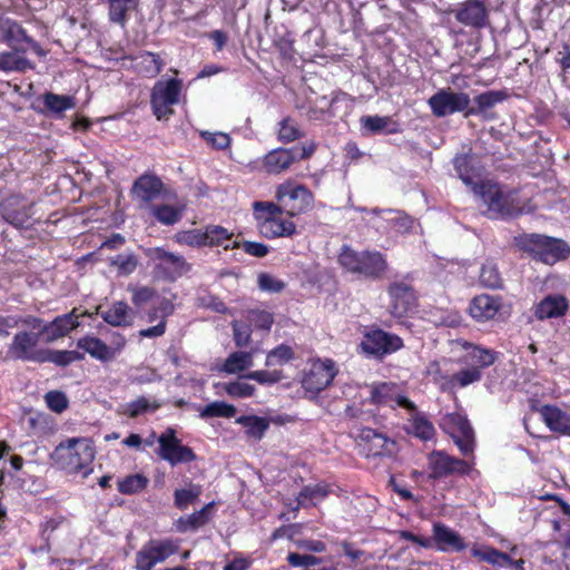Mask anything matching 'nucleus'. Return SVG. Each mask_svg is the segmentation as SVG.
<instances>
[{"mask_svg": "<svg viewBox=\"0 0 570 570\" xmlns=\"http://www.w3.org/2000/svg\"><path fill=\"white\" fill-rule=\"evenodd\" d=\"M453 166L459 178L471 187L474 196L485 209L483 214L491 219H508L521 213L515 191H504L491 181H474V157L470 154L456 155Z\"/></svg>", "mask_w": 570, "mask_h": 570, "instance_id": "nucleus-1", "label": "nucleus"}, {"mask_svg": "<svg viewBox=\"0 0 570 570\" xmlns=\"http://www.w3.org/2000/svg\"><path fill=\"white\" fill-rule=\"evenodd\" d=\"M514 245L533 261L547 265L567 259L570 255V246L566 240L543 234H521L514 237Z\"/></svg>", "mask_w": 570, "mask_h": 570, "instance_id": "nucleus-2", "label": "nucleus"}, {"mask_svg": "<svg viewBox=\"0 0 570 570\" xmlns=\"http://www.w3.org/2000/svg\"><path fill=\"white\" fill-rule=\"evenodd\" d=\"M338 263L347 272L373 279L380 278L387 267L386 261L381 253L356 252L347 245L342 247Z\"/></svg>", "mask_w": 570, "mask_h": 570, "instance_id": "nucleus-3", "label": "nucleus"}, {"mask_svg": "<svg viewBox=\"0 0 570 570\" xmlns=\"http://www.w3.org/2000/svg\"><path fill=\"white\" fill-rule=\"evenodd\" d=\"M51 458L62 468L78 472L95 459L92 442L83 438L68 439L52 452Z\"/></svg>", "mask_w": 570, "mask_h": 570, "instance_id": "nucleus-4", "label": "nucleus"}, {"mask_svg": "<svg viewBox=\"0 0 570 570\" xmlns=\"http://www.w3.org/2000/svg\"><path fill=\"white\" fill-rule=\"evenodd\" d=\"M145 255L151 262L156 274L166 281L174 282L191 269L184 256L167 252L163 247L146 248Z\"/></svg>", "mask_w": 570, "mask_h": 570, "instance_id": "nucleus-5", "label": "nucleus"}, {"mask_svg": "<svg viewBox=\"0 0 570 570\" xmlns=\"http://www.w3.org/2000/svg\"><path fill=\"white\" fill-rule=\"evenodd\" d=\"M181 80L171 78L158 80L151 89L150 105L157 120H167L173 114L171 106L179 102Z\"/></svg>", "mask_w": 570, "mask_h": 570, "instance_id": "nucleus-6", "label": "nucleus"}, {"mask_svg": "<svg viewBox=\"0 0 570 570\" xmlns=\"http://www.w3.org/2000/svg\"><path fill=\"white\" fill-rule=\"evenodd\" d=\"M276 199L291 217L311 210L314 204V196L308 188L304 185H294L291 181L277 187Z\"/></svg>", "mask_w": 570, "mask_h": 570, "instance_id": "nucleus-7", "label": "nucleus"}, {"mask_svg": "<svg viewBox=\"0 0 570 570\" xmlns=\"http://www.w3.org/2000/svg\"><path fill=\"white\" fill-rule=\"evenodd\" d=\"M314 151V144L303 145L302 147L277 148L264 157L263 165L268 174L277 175L287 170L294 163L311 157Z\"/></svg>", "mask_w": 570, "mask_h": 570, "instance_id": "nucleus-8", "label": "nucleus"}, {"mask_svg": "<svg viewBox=\"0 0 570 570\" xmlns=\"http://www.w3.org/2000/svg\"><path fill=\"white\" fill-rule=\"evenodd\" d=\"M158 444V455L173 466L196 460V454L191 448L181 444V441L176 436V431L173 428H168L159 435Z\"/></svg>", "mask_w": 570, "mask_h": 570, "instance_id": "nucleus-9", "label": "nucleus"}, {"mask_svg": "<svg viewBox=\"0 0 570 570\" xmlns=\"http://www.w3.org/2000/svg\"><path fill=\"white\" fill-rule=\"evenodd\" d=\"M337 374L335 363L332 360H317L311 364L309 370L302 380V386L311 399L331 385Z\"/></svg>", "mask_w": 570, "mask_h": 570, "instance_id": "nucleus-10", "label": "nucleus"}, {"mask_svg": "<svg viewBox=\"0 0 570 570\" xmlns=\"http://www.w3.org/2000/svg\"><path fill=\"white\" fill-rule=\"evenodd\" d=\"M471 99L465 92H455L450 88L440 89L428 100L432 114L439 118L466 111L469 109Z\"/></svg>", "mask_w": 570, "mask_h": 570, "instance_id": "nucleus-11", "label": "nucleus"}, {"mask_svg": "<svg viewBox=\"0 0 570 570\" xmlns=\"http://www.w3.org/2000/svg\"><path fill=\"white\" fill-rule=\"evenodd\" d=\"M402 346L403 342L397 335L382 330L367 332L361 343L363 352L375 358H382L386 354L396 352Z\"/></svg>", "mask_w": 570, "mask_h": 570, "instance_id": "nucleus-12", "label": "nucleus"}, {"mask_svg": "<svg viewBox=\"0 0 570 570\" xmlns=\"http://www.w3.org/2000/svg\"><path fill=\"white\" fill-rule=\"evenodd\" d=\"M431 473L430 479H442L452 474H468L471 470V463L449 455L444 451H433L428 456Z\"/></svg>", "mask_w": 570, "mask_h": 570, "instance_id": "nucleus-13", "label": "nucleus"}, {"mask_svg": "<svg viewBox=\"0 0 570 570\" xmlns=\"http://www.w3.org/2000/svg\"><path fill=\"white\" fill-rule=\"evenodd\" d=\"M178 546L171 540H150L136 554L137 570H151L158 563L175 554Z\"/></svg>", "mask_w": 570, "mask_h": 570, "instance_id": "nucleus-14", "label": "nucleus"}, {"mask_svg": "<svg viewBox=\"0 0 570 570\" xmlns=\"http://www.w3.org/2000/svg\"><path fill=\"white\" fill-rule=\"evenodd\" d=\"M41 336V331L38 333L28 331L18 332L9 346V353H11L16 360L39 363L43 348L37 350L36 346Z\"/></svg>", "mask_w": 570, "mask_h": 570, "instance_id": "nucleus-15", "label": "nucleus"}, {"mask_svg": "<svg viewBox=\"0 0 570 570\" xmlns=\"http://www.w3.org/2000/svg\"><path fill=\"white\" fill-rule=\"evenodd\" d=\"M451 12L465 27L482 29L489 24V11L483 0H466Z\"/></svg>", "mask_w": 570, "mask_h": 570, "instance_id": "nucleus-16", "label": "nucleus"}, {"mask_svg": "<svg viewBox=\"0 0 570 570\" xmlns=\"http://www.w3.org/2000/svg\"><path fill=\"white\" fill-rule=\"evenodd\" d=\"M32 205L22 196L12 195L0 203L2 218L16 228H23L29 225Z\"/></svg>", "mask_w": 570, "mask_h": 570, "instance_id": "nucleus-17", "label": "nucleus"}, {"mask_svg": "<svg viewBox=\"0 0 570 570\" xmlns=\"http://www.w3.org/2000/svg\"><path fill=\"white\" fill-rule=\"evenodd\" d=\"M391 298L390 309L395 317H403L416 307V295L412 286L404 282H393L387 287Z\"/></svg>", "mask_w": 570, "mask_h": 570, "instance_id": "nucleus-18", "label": "nucleus"}, {"mask_svg": "<svg viewBox=\"0 0 570 570\" xmlns=\"http://www.w3.org/2000/svg\"><path fill=\"white\" fill-rule=\"evenodd\" d=\"M370 403L377 405H389L394 407L397 405L407 411H415V404L404 395L399 393V387L392 382H382L372 385L370 390Z\"/></svg>", "mask_w": 570, "mask_h": 570, "instance_id": "nucleus-19", "label": "nucleus"}, {"mask_svg": "<svg viewBox=\"0 0 570 570\" xmlns=\"http://www.w3.org/2000/svg\"><path fill=\"white\" fill-rule=\"evenodd\" d=\"M433 542L439 551L460 552L466 548L464 539L450 527L435 522L432 528Z\"/></svg>", "mask_w": 570, "mask_h": 570, "instance_id": "nucleus-20", "label": "nucleus"}, {"mask_svg": "<svg viewBox=\"0 0 570 570\" xmlns=\"http://www.w3.org/2000/svg\"><path fill=\"white\" fill-rule=\"evenodd\" d=\"M78 325V315H76L73 309L70 313L57 316L52 322L45 324L40 331L43 335V341L52 343L68 335Z\"/></svg>", "mask_w": 570, "mask_h": 570, "instance_id": "nucleus-21", "label": "nucleus"}, {"mask_svg": "<svg viewBox=\"0 0 570 570\" xmlns=\"http://www.w3.org/2000/svg\"><path fill=\"white\" fill-rule=\"evenodd\" d=\"M502 306V298L500 296L481 294L472 299L469 309L474 320L485 322L492 320Z\"/></svg>", "mask_w": 570, "mask_h": 570, "instance_id": "nucleus-22", "label": "nucleus"}, {"mask_svg": "<svg viewBox=\"0 0 570 570\" xmlns=\"http://www.w3.org/2000/svg\"><path fill=\"white\" fill-rule=\"evenodd\" d=\"M465 354L460 358V362L471 368L481 371L491 366L498 358V353L490 348L475 346L469 342L463 343Z\"/></svg>", "mask_w": 570, "mask_h": 570, "instance_id": "nucleus-23", "label": "nucleus"}, {"mask_svg": "<svg viewBox=\"0 0 570 570\" xmlns=\"http://www.w3.org/2000/svg\"><path fill=\"white\" fill-rule=\"evenodd\" d=\"M539 412L552 432L570 436V414L553 405H543Z\"/></svg>", "mask_w": 570, "mask_h": 570, "instance_id": "nucleus-24", "label": "nucleus"}, {"mask_svg": "<svg viewBox=\"0 0 570 570\" xmlns=\"http://www.w3.org/2000/svg\"><path fill=\"white\" fill-rule=\"evenodd\" d=\"M28 39L24 29L14 20L0 19V41L6 42L14 51L26 52L27 49L21 43Z\"/></svg>", "mask_w": 570, "mask_h": 570, "instance_id": "nucleus-25", "label": "nucleus"}, {"mask_svg": "<svg viewBox=\"0 0 570 570\" xmlns=\"http://www.w3.org/2000/svg\"><path fill=\"white\" fill-rule=\"evenodd\" d=\"M358 439L368 445L367 456H377L392 453L390 445H394V442L390 441L389 438L377 432L376 430L371 428H363L360 430Z\"/></svg>", "mask_w": 570, "mask_h": 570, "instance_id": "nucleus-26", "label": "nucleus"}, {"mask_svg": "<svg viewBox=\"0 0 570 570\" xmlns=\"http://www.w3.org/2000/svg\"><path fill=\"white\" fill-rule=\"evenodd\" d=\"M164 184L155 175H142L132 185V194L136 198L144 203H149L156 199L161 190Z\"/></svg>", "mask_w": 570, "mask_h": 570, "instance_id": "nucleus-27", "label": "nucleus"}, {"mask_svg": "<svg viewBox=\"0 0 570 570\" xmlns=\"http://www.w3.org/2000/svg\"><path fill=\"white\" fill-rule=\"evenodd\" d=\"M258 224L259 233L267 238L291 236L295 233L296 226L291 220L279 219L277 217H263Z\"/></svg>", "mask_w": 570, "mask_h": 570, "instance_id": "nucleus-28", "label": "nucleus"}, {"mask_svg": "<svg viewBox=\"0 0 570 570\" xmlns=\"http://www.w3.org/2000/svg\"><path fill=\"white\" fill-rule=\"evenodd\" d=\"M569 307L568 301L562 295H548L535 307V316L547 320L562 316Z\"/></svg>", "mask_w": 570, "mask_h": 570, "instance_id": "nucleus-29", "label": "nucleus"}, {"mask_svg": "<svg viewBox=\"0 0 570 570\" xmlns=\"http://www.w3.org/2000/svg\"><path fill=\"white\" fill-rule=\"evenodd\" d=\"M508 95L502 90H489L476 97H474L473 102L475 106L466 109L464 117L468 118L470 116L484 115V118H489L485 114L488 110L493 108L495 105L502 102Z\"/></svg>", "mask_w": 570, "mask_h": 570, "instance_id": "nucleus-30", "label": "nucleus"}, {"mask_svg": "<svg viewBox=\"0 0 570 570\" xmlns=\"http://www.w3.org/2000/svg\"><path fill=\"white\" fill-rule=\"evenodd\" d=\"M453 421L458 428V434L453 435L454 443L464 456H473L475 441L474 432L470 422L461 416H455Z\"/></svg>", "mask_w": 570, "mask_h": 570, "instance_id": "nucleus-31", "label": "nucleus"}, {"mask_svg": "<svg viewBox=\"0 0 570 570\" xmlns=\"http://www.w3.org/2000/svg\"><path fill=\"white\" fill-rule=\"evenodd\" d=\"M106 323L111 326H129L132 324L135 313L127 303L115 302L110 308L99 312Z\"/></svg>", "mask_w": 570, "mask_h": 570, "instance_id": "nucleus-32", "label": "nucleus"}, {"mask_svg": "<svg viewBox=\"0 0 570 570\" xmlns=\"http://www.w3.org/2000/svg\"><path fill=\"white\" fill-rule=\"evenodd\" d=\"M214 504V502H210L189 515L180 517L176 521L177 531L185 533L187 531L197 530L198 528L205 525L210 519V511Z\"/></svg>", "mask_w": 570, "mask_h": 570, "instance_id": "nucleus-33", "label": "nucleus"}, {"mask_svg": "<svg viewBox=\"0 0 570 570\" xmlns=\"http://www.w3.org/2000/svg\"><path fill=\"white\" fill-rule=\"evenodd\" d=\"M77 346L89 353L92 357L102 362L110 361L115 356V352L97 337H82L78 341Z\"/></svg>", "mask_w": 570, "mask_h": 570, "instance_id": "nucleus-34", "label": "nucleus"}, {"mask_svg": "<svg viewBox=\"0 0 570 570\" xmlns=\"http://www.w3.org/2000/svg\"><path fill=\"white\" fill-rule=\"evenodd\" d=\"M253 364L254 355L252 352H234L225 360L220 371L227 374H236L252 367Z\"/></svg>", "mask_w": 570, "mask_h": 570, "instance_id": "nucleus-35", "label": "nucleus"}, {"mask_svg": "<svg viewBox=\"0 0 570 570\" xmlns=\"http://www.w3.org/2000/svg\"><path fill=\"white\" fill-rule=\"evenodd\" d=\"M139 0H108L109 20L125 27L128 21V12L135 10Z\"/></svg>", "mask_w": 570, "mask_h": 570, "instance_id": "nucleus-36", "label": "nucleus"}, {"mask_svg": "<svg viewBox=\"0 0 570 570\" xmlns=\"http://www.w3.org/2000/svg\"><path fill=\"white\" fill-rule=\"evenodd\" d=\"M413 412V416L410 420L409 428L406 429L409 433L419 438L423 441L431 440L435 434V429L433 424L426 419L425 415L415 411Z\"/></svg>", "mask_w": 570, "mask_h": 570, "instance_id": "nucleus-37", "label": "nucleus"}, {"mask_svg": "<svg viewBox=\"0 0 570 570\" xmlns=\"http://www.w3.org/2000/svg\"><path fill=\"white\" fill-rule=\"evenodd\" d=\"M236 423L246 429V434L255 440H262L269 428V421L256 415H242L236 419Z\"/></svg>", "mask_w": 570, "mask_h": 570, "instance_id": "nucleus-38", "label": "nucleus"}, {"mask_svg": "<svg viewBox=\"0 0 570 570\" xmlns=\"http://www.w3.org/2000/svg\"><path fill=\"white\" fill-rule=\"evenodd\" d=\"M42 98L47 111L57 117H62L66 110L72 109L76 105L75 98L70 96L46 92Z\"/></svg>", "mask_w": 570, "mask_h": 570, "instance_id": "nucleus-39", "label": "nucleus"}, {"mask_svg": "<svg viewBox=\"0 0 570 570\" xmlns=\"http://www.w3.org/2000/svg\"><path fill=\"white\" fill-rule=\"evenodd\" d=\"M206 235V245L208 246H223L225 249L229 247L236 248L240 247V244L236 240L229 244L233 234L228 233V230L218 225H209L205 229Z\"/></svg>", "mask_w": 570, "mask_h": 570, "instance_id": "nucleus-40", "label": "nucleus"}, {"mask_svg": "<svg viewBox=\"0 0 570 570\" xmlns=\"http://www.w3.org/2000/svg\"><path fill=\"white\" fill-rule=\"evenodd\" d=\"M203 493V487L189 482L187 488L177 489L174 492V505L179 510H186L189 505L196 503Z\"/></svg>", "mask_w": 570, "mask_h": 570, "instance_id": "nucleus-41", "label": "nucleus"}, {"mask_svg": "<svg viewBox=\"0 0 570 570\" xmlns=\"http://www.w3.org/2000/svg\"><path fill=\"white\" fill-rule=\"evenodd\" d=\"M19 51L0 53V71L3 72H24L33 69V65L27 58L18 55Z\"/></svg>", "mask_w": 570, "mask_h": 570, "instance_id": "nucleus-42", "label": "nucleus"}, {"mask_svg": "<svg viewBox=\"0 0 570 570\" xmlns=\"http://www.w3.org/2000/svg\"><path fill=\"white\" fill-rule=\"evenodd\" d=\"M138 59L140 72L148 78H154L159 75L165 66V62L160 56L150 51L141 52Z\"/></svg>", "mask_w": 570, "mask_h": 570, "instance_id": "nucleus-43", "label": "nucleus"}, {"mask_svg": "<svg viewBox=\"0 0 570 570\" xmlns=\"http://www.w3.org/2000/svg\"><path fill=\"white\" fill-rule=\"evenodd\" d=\"M237 409L233 404H228L224 401H214L205 405L200 412L199 416L202 419H212V417H226L230 419L236 415Z\"/></svg>", "mask_w": 570, "mask_h": 570, "instance_id": "nucleus-44", "label": "nucleus"}, {"mask_svg": "<svg viewBox=\"0 0 570 570\" xmlns=\"http://www.w3.org/2000/svg\"><path fill=\"white\" fill-rule=\"evenodd\" d=\"M480 284L487 288L499 289L503 286V279L497 264L487 262L480 271Z\"/></svg>", "mask_w": 570, "mask_h": 570, "instance_id": "nucleus-45", "label": "nucleus"}, {"mask_svg": "<svg viewBox=\"0 0 570 570\" xmlns=\"http://www.w3.org/2000/svg\"><path fill=\"white\" fill-rule=\"evenodd\" d=\"M362 127L371 134H392L394 128H390L392 120L390 117L363 116L360 119Z\"/></svg>", "mask_w": 570, "mask_h": 570, "instance_id": "nucleus-46", "label": "nucleus"}, {"mask_svg": "<svg viewBox=\"0 0 570 570\" xmlns=\"http://www.w3.org/2000/svg\"><path fill=\"white\" fill-rule=\"evenodd\" d=\"M149 483V480L142 474H131L118 482V491L122 494H135L142 491Z\"/></svg>", "mask_w": 570, "mask_h": 570, "instance_id": "nucleus-47", "label": "nucleus"}, {"mask_svg": "<svg viewBox=\"0 0 570 570\" xmlns=\"http://www.w3.org/2000/svg\"><path fill=\"white\" fill-rule=\"evenodd\" d=\"M217 386H222L230 397L235 399L250 397L254 395L256 390L254 385L242 381L220 383L217 384Z\"/></svg>", "mask_w": 570, "mask_h": 570, "instance_id": "nucleus-48", "label": "nucleus"}, {"mask_svg": "<svg viewBox=\"0 0 570 570\" xmlns=\"http://www.w3.org/2000/svg\"><path fill=\"white\" fill-rule=\"evenodd\" d=\"M153 215L164 225H174L181 218V210L169 205L153 207Z\"/></svg>", "mask_w": 570, "mask_h": 570, "instance_id": "nucleus-49", "label": "nucleus"}, {"mask_svg": "<svg viewBox=\"0 0 570 570\" xmlns=\"http://www.w3.org/2000/svg\"><path fill=\"white\" fill-rule=\"evenodd\" d=\"M482 372L476 368L465 366L459 372L454 373L451 377V383L460 387H465L470 384L481 381Z\"/></svg>", "mask_w": 570, "mask_h": 570, "instance_id": "nucleus-50", "label": "nucleus"}, {"mask_svg": "<svg viewBox=\"0 0 570 570\" xmlns=\"http://www.w3.org/2000/svg\"><path fill=\"white\" fill-rule=\"evenodd\" d=\"M160 407V404L157 403V402H149L148 399H146L145 396H140L138 397L137 400L135 401H131L129 402L127 405H126V411L125 413L129 416V417H137L139 416L140 414L142 413H146L148 411H156L157 409Z\"/></svg>", "mask_w": 570, "mask_h": 570, "instance_id": "nucleus-51", "label": "nucleus"}, {"mask_svg": "<svg viewBox=\"0 0 570 570\" xmlns=\"http://www.w3.org/2000/svg\"><path fill=\"white\" fill-rule=\"evenodd\" d=\"M247 321L249 325H254L259 330L269 331L274 323V317L273 314L267 311L250 309L247 314Z\"/></svg>", "mask_w": 570, "mask_h": 570, "instance_id": "nucleus-52", "label": "nucleus"}, {"mask_svg": "<svg viewBox=\"0 0 570 570\" xmlns=\"http://www.w3.org/2000/svg\"><path fill=\"white\" fill-rule=\"evenodd\" d=\"M111 265L116 266L121 275H130L138 265V259L132 253H121L111 259Z\"/></svg>", "mask_w": 570, "mask_h": 570, "instance_id": "nucleus-53", "label": "nucleus"}, {"mask_svg": "<svg viewBox=\"0 0 570 570\" xmlns=\"http://www.w3.org/2000/svg\"><path fill=\"white\" fill-rule=\"evenodd\" d=\"M233 337L237 347H245L250 343V325L240 321L232 322Z\"/></svg>", "mask_w": 570, "mask_h": 570, "instance_id": "nucleus-54", "label": "nucleus"}, {"mask_svg": "<svg viewBox=\"0 0 570 570\" xmlns=\"http://www.w3.org/2000/svg\"><path fill=\"white\" fill-rule=\"evenodd\" d=\"M302 137V132L294 120L285 118L279 122L278 139L291 142Z\"/></svg>", "mask_w": 570, "mask_h": 570, "instance_id": "nucleus-55", "label": "nucleus"}, {"mask_svg": "<svg viewBox=\"0 0 570 570\" xmlns=\"http://www.w3.org/2000/svg\"><path fill=\"white\" fill-rule=\"evenodd\" d=\"M244 379L254 380L259 384H275L283 380L282 371H253L245 375Z\"/></svg>", "mask_w": 570, "mask_h": 570, "instance_id": "nucleus-56", "label": "nucleus"}, {"mask_svg": "<svg viewBox=\"0 0 570 570\" xmlns=\"http://www.w3.org/2000/svg\"><path fill=\"white\" fill-rule=\"evenodd\" d=\"M293 350L287 346V345H279L277 347H275L274 350H272L267 356H266V365L267 366H273V365H276V364H284V363H287L288 361H291L293 358Z\"/></svg>", "mask_w": 570, "mask_h": 570, "instance_id": "nucleus-57", "label": "nucleus"}, {"mask_svg": "<svg viewBox=\"0 0 570 570\" xmlns=\"http://www.w3.org/2000/svg\"><path fill=\"white\" fill-rule=\"evenodd\" d=\"M47 406L56 413H62L69 404L68 397L61 391H49L45 395Z\"/></svg>", "mask_w": 570, "mask_h": 570, "instance_id": "nucleus-58", "label": "nucleus"}, {"mask_svg": "<svg viewBox=\"0 0 570 570\" xmlns=\"http://www.w3.org/2000/svg\"><path fill=\"white\" fill-rule=\"evenodd\" d=\"M176 239L179 244L188 246L199 247L206 245L205 232L198 229L180 232L176 235Z\"/></svg>", "mask_w": 570, "mask_h": 570, "instance_id": "nucleus-59", "label": "nucleus"}, {"mask_svg": "<svg viewBox=\"0 0 570 570\" xmlns=\"http://www.w3.org/2000/svg\"><path fill=\"white\" fill-rule=\"evenodd\" d=\"M328 494L327 487L315 484V485H306L298 493L297 501L298 504H304L306 500L314 499H323Z\"/></svg>", "mask_w": 570, "mask_h": 570, "instance_id": "nucleus-60", "label": "nucleus"}, {"mask_svg": "<svg viewBox=\"0 0 570 570\" xmlns=\"http://www.w3.org/2000/svg\"><path fill=\"white\" fill-rule=\"evenodd\" d=\"M258 287L263 292L279 293L284 289L285 283L267 273L258 275Z\"/></svg>", "mask_w": 570, "mask_h": 570, "instance_id": "nucleus-61", "label": "nucleus"}, {"mask_svg": "<svg viewBox=\"0 0 570 570\" xmlns=\"http://www.w3.org/2000/svg\"><path fill=\"white\" fill-rule=\"evenodd\" d=\"M46 362H51L58 366H68L70 364L68 351L43 348L39 363Z\"/></svg>", "mask_w": 570, "mask_h": 570, "instance_id": "nucleus-62", "label": "nucleus"}, {"mask_svg": "<svg viewBox=\"0 0 570 570\" xmlns=\"http://www.w3.org/2000/svg\"><path fill=\"white\" fill-rule=\"evenodd\" d=\"M253 207L257 213V216L263 217H277V215L285 213V209L282 208V204L278 202L277 204L268 202H255Z\"/></svg>", "mask_w": 570, "mask_h": 570, "instance_id": "nucleus-63", "label": "nucleus"}, {"mask_svg": "<svg viewBox=\"0 0 570 570\" xmlns=\"http://www.w3.org/2000/svg\"><path fill=\"white\" fill-rule=\"evenodd\" d=\"M200 136L214 148L216 149H225L230 144V138L225 132H209L202 131Z\"/></svg>", "mask_w": 570, "mask_h": 570, "instance_id": "nucleus-64", "label": "nucleus"}]
</instances>
